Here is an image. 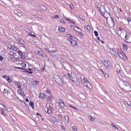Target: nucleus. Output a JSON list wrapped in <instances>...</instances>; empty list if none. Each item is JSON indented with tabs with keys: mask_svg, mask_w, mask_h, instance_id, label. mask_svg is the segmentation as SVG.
Wrapping results in <instances>:
<instances>
[{
	"mask_svg": "<svg viewBox=\"0 0 131 131\" xmlns=\"http://www.w3.org/2000/svg\"><path fill=\"white\" fill-rule=\"evenodd\" d=\"M54 80L56 82L59 84H63L64 82L63 80L58 76L56 75L54 77Z\"/></svg>",
	"mask_w": 131,
	"mask_h": 131,
	"instance_id": "1",
	"label": "nucleus"
},
{
	"mask_svg": "<svg viewBox=\"0 0 131 131\" xmlns=\"http://www.w3.org/2000/svg\"><path fill=\"white\" fill-rule=\"evenodd\" d=\"M101 15L103 16L105 18H106V19H107V18L109 17L110 15V14L106 10L103 12L102 13Z\"/></svg>",
	"mask_w": 131,
	"mask_h": 131,
	"instance_id": "2",
	"label": "nucleus"
},
{
	"mask_svg": "<svg viewBox=\"0 0 131 131\" xmlns=\"http://www.w3.org/2000/svg\"><path fill=\"white\" fill-rule=\"evenodd\" d=\"M76 39H77V38L76 37H74L73 39H68V40L70 41V43L73 46H74L77 44V43L75 41Z\"/></svg>",
	"mask_w": 131,
	"mask_h": 131,
	"instance_id": "3",
	"label": "nucleus"
},
{
	"mask_svg": "<svg viewBox=\"0 0 131 131\" xmlns=\"http://www.w3.org/2000/svg\"><path fill=\"white\" fill-rule=\"evenodd\" d=\"M36 53L37 54L41 56L43 58H44L47 56L46 54L43 52L42 51H38Z\"/></svg>",
	"mask_w": 131,
	"mask_h": 131,
	"instance_id": "4",
	"label": "nucleus"
},
{
	"mask_svg": "<svg viewBox=\"0 0 131 131\" xmlns=\"http://www.w3.org/2000/svg\"><path fill=\"white\" fill-rule=\"evenodd\" d=\"M50 108L49 109H46V110H47V112L45 110V112H46L49 115L51 114L52 113V110H51V109H52V108L51 107H50V105H49Z\"/></svg>",
	"mask_w": 131,
	"mask_h": 131,
	"instance_id": "5",
	"label": "nucleus"
},
{
	"mask_svg": "<svg viewBox=\"0 0 131 131\" xmlns=\"http://www.w3.org/2000/svg\"><path fill=\"white\" fill-rule=\"evenodd\" d=\"M122 82L123 84V85L125 86H128L129 87L130 86V85L127 82L124 80H122Z\"/></svg>",
	"mask_w": 131,
	"mask_h": 131,
	"instance_id": "6",
	"label": "nucleus"
},
{
	"mask_svg": "<svg viewBox=\"0 0 131 131\" xmlns=\"http://www.w3.org/2000/svg\"><path fill=\"white\" fill-rule=\"evenodd\" d=\"M45 94L42 93H40L39 94V97L40 98L41 100L44 99L45 97Z\"/></svg>",
	"mask_w": 131,
	"mask_h": 131,
	"instance_id": "7",
	"label": "nucleus"
},
{
	"mask_svg": "<svg viewBox=\"0 0 131 131\" xmlns=\"http://www.w3.org/2000/svg\"><path fill=\"white\" fill-rule=\"evenodd\" d=\"M48 97L49 99V100L50 101H51L54 99V96L51 93L49 94V95L48 96Z\"/></svg>",
	"mask_w": 131,
	"mask_h": 131,
	"instance_id": "8",
	"label": "nucleus"
},
{
	"mask_svg": "<svg viewBox=\"0 0 131 131\" xmlns=\"http://www.w3.org/2000/svg\"><path fill=\"white\" fill-rule=\"evenodd\" d=\"M27 54L28 53L27 52H23V53L21 56V58L22 59H25L26 57V55H27Z\"/></svg>",
	"mask_w": 131,
	"mask_h": 131,
	"instance_id": "9",
	"label": "nucleus"
},
{
	"mask_svg": "<svg viewBox=\"0 0 131 131\" xmlns=\"http://www.w3.org/2000/svg\"><path fill=\"white\" fill-rule=\"evenodd\" d=\"M10 49L12 50L17 51V50H18V49L16 47H15L13 45H11V47L10 48Z\"/></svg>",
	"mask_w": 131,
	"mask_h": 131,
	"instance_id": "10",
	"label": "nucleus"
},
{
	"mask_svg": "<svg viewBox=\"0 0 131 131\" xmlns=\"http://www.w3.org/2000/svg\"><path fill=\"white\" fill-rule=\"evenodd\" d=\"M110 61L108 60H104L103 62V63L104 64L105 66L106 67L107 66V65L108 64L110 63Z\"/></svg>",
	"mask_w": 131,
	"mask_h": 131,
	"instance_id": "11",
	"label": "nucleus"
},
{
	"mask_svg": "<svg viewBox=\"0 0 131 131\" xmlns=\"http://www.w3.org/2000/svg\"><path fill=\"white\" fill-rule=\"evenodd\" d=\"M59 31L61 32L65 31V28L62 27H59L58 28Z\"/></svg>",
	"mask_w": 131,
	"mask_h": 131,
	"instance_id": "12",
	"label": "nucleus"
},
{
	"mask_svg": "<svg viewBox=\"0 0 131 131\" xmlns=\"http://www.w3.org/2000/svg\"><path fill=\"white\" fill-rule=\"evenodd\" d=\"M85 28L86 30H88V31H90L91 29V27L89 25H87L86 26H85Z\"/></svg>",
	"mask_w": 131,
	"mask_h": 131,
	"instance_id": "13",
	"label": "nucleus"
},
{
	"mask_svg": "<svg viewBox=\"0 0 131 131\" xmlns=\"http://www.w3.org/2000/svg\"><path fill=\"white\" fill-rule=\"evenodd\" d=\"M66 36L68 38H69L68 39H73L74 38V37H73L70 34H67Z\"/></svg>",
	"mask_w": 131,
	"mask_h": 131,
	"instance_id": "14",
	"label": "nucleus"
},
{
	"mask_svg": "<svg viewBox=\"0 0 131 131\" xmlns=\"http://www.w3.org/2000/svg\"><path fill=\"white\" fill-rule=\"evenodd\" d=\"M18 92L21 94L23 96H25V94L24 93V91L22 90V89L19 90H18Z\"/></svg>",
	"mask_w": 131,
	"mask_h": 131,
	"instance_id": "15",
	"label": "nucleus"
},
{
	"mask_svg": "<svg viewBox=\"0 0 131 131\" xmlns=\"http://www.w3.org/2000/svg\"><path fill=\"white\" fill-rule=\"evenodd\" d=\"M52 122L53 123H54L58 122V121L56 117H53L52 118Z\"/></svg>",
	"mask_w": 131,
	"mask_h": 131,
	"instance_id": "16",
	"label": "nucleus"
},
{
	"mask_svg": "<svg viewBox=\"0 0 131 131\" xmlns=\"http://www.w3.org/2000/svg\"><path fill=\"white\" fill-rule=\"evenodd\" d=\"M39 82L38 81H36L34 80L33 81H31V83L33 85H36L37 83H38Z\"/></svg>",
	"mask_w": 131,
	"mask_h": 131,
	"instance_id": "17",
	"label": "nucleus"
},
{
	"mask_svg": "<svg viewBox=\"0 0 131 131\" xmlns=\"http://www.w3.org/2000/svg\"><path fill=\"white\" fill-rule=\"evenodd\" d=\"M106 67L107 68L109 69H112V63L110 62V63L108 64L107 65V66Z\"/></svg>",
	"mask_w": 131,
	"mask_h": 131,
	"instance_id": "18",
	"label": "nucleus"
},
{
	"mask_svg": "<svg viewBox=\"0 0 131 131\" xmlns=\"http://www.w3.org/2000/svg\"><path fill=\"white\" fill-rule=\"evenodd\" d=\"M64 118L65 121H66V122L69 123V117L67 115H66L64 116Z\"/></svg>",
	"mask_w": 131,
	"mask_h": 131,
	"instance_id": "19",
	"label": "nucleus"
},
{
	"mask_svg": "<svg viewBox=\"0 0 131 131\" xmlns=\"http://www.w3.org/2000/svg\"><path fill=\"white\" fill-rule=\"evenodd\" d=\"M122 46L124 49L125 50H127L128 47V46L127 45H126L125 44H123Z\"/></svg>",
	"mask_w": 131,
	"mask_h": 131,
	"instance_id": "20",
	"label": "nucleus"
},
{
	"mask_svg": "<svg viewBox=\"0 0 131 131\" xmlns=\"http://www.w3.org/2000/svg\"><path fill=\"white\" fill-rule=\"evenodd\" d=\"M66 19L67 21L73 24H75V23L74 21H72L71 19L69 18H68L67 17H66L65 19Z\"/></svg>",
	"mask_w": 131,
	"mask_h": 131,
	"instance_id": "21",
	"label": "nucleus"
},
{
	"mask_svg": "<svg viewBox=\"0 0 131 131\" xmlns=\"http://www.w3.org/2000/svg\"><path fill=\"white\" fill-rule=\"evenodd\" d=\"M57 51V50H48V53H55Z\"/></svg>",
	"mask_w": 131,
	"mask_h": 131,
	"instance_id": "22",
	"label": "nucleus"
},
{
	"mask_svg": "<svg viewBox=\"0 0 131 131\" xmlns=\"http://www.w3.org/2000/svg\"><path fill=\"white\" fill-rule=\"evenodd\" d=\"M74 27V30H75L79 32H80L79 31V30H81L79 28H78L77 26Z\"/></svg>",
	"mask_w": 131,
	"mask_h": 131,
	"instance_id": "23",
	"label": "nucleus"
},
{
	"mask_svg": "<svg viewBox=\"0 0 131 131\" xmlns=\"http://www.w3.org/2000/svg\"><path fill=\"white\" fill-rule=\"evenodd\" d=\"M6 80L7 81V82L9 83H10L12 82V80L10 78L9 76H8V78Z\"/></svg>",
	"mask_w": 131,
	"mask_h": 131,
	"instance_id": "24",
	"label": "nucleus"
},
{
	"mask_svg": "<svg viewBox=\"0 0 131 131\" xmlns=\"http://www.w3.org/2000/svg\"><path fill=\"white\" fill-rule=\"evenodd\" d=\"M117 51L118 53L119 56H120V54H121V50L119 49H117Z\"/></svg>",
	"mask_w": 131,
	"mask_h": 131,
	"instance_id": "25",
	"label": "nucleus"
},
{
	"mask_svg": "<svg viewBox=\"0 0 131 131\" xmlns=\"http://www.w3.org/2000/svg\"><path fill=\"white\" fill-rule=\"evenodd\" d=\"M102 72L103 73V74L104 76L106 78H107L108 77V75L105 72H104L103 71H102Z\"/></svg>",
	"mask_w": 131,
	"mask_h": 131,
	"instance_id": "26",
	"label": "nucleus"
},
{
	"mask_svg": "<svg viewBox=\"0 0 131 131\" xmlns=\"http://www.w3.org/2000/svg\"><path fill=\"white\" fill-rule=\"evenodd\" d=\"M62 124V125H60V126L61 127V128H62V130H66V128H65L64 126L63 125V124H62V123H61L60 124Z\"/></svg>",
	"mask_w": 131,
	"mask_h": 131,
	"instance_id": "27",
	"label": "nucleus"
},
{
	"mask_svg": "<svg viewBox=\"0 0 131 131\" xmlns=\"http://www.w3.org/2000/svg\"><path fill=\"white\" fill-rule=\"evenodd\" d=\"M72 130L74 131H77V128L75 126H73L72 127Z\"/></svg>",
	"mask_w": 131,
	"mask_h": 131,
	"instance_id": "28",
	"label": "nucleus"
},
{
	"mask_svg": "<svg viewBox=\"0 0 131 131\" xmlns=\"http://www.w3.org/2000/svg\"><path fill=\"white\" fill-rule=\"evenodd\" d=\"M17 52L18 53L19 55L20 56V57L21 56V55L22 54V53H23V52H22L21 51L19 50H17Z\"/></svg>",
	"mask_w": 131,
	"mask_h": 131,
	"instance_id": "29",
	"label": "nucleus"
},
{
	"mask_svg": "<svg viewBox=\"0 0 131 131\" xmlns=\"http://www.w3.org/2000/svg\"><path fill=\"white\" fill-rule=\"evenodd\" d=\"M60 105L61 106V107L62 108H64V103L63 102H62L61 103H60Z\"/></svg>",
	"mask_w": 131,
	"mask_h": 131,
	"instance_id": "30",
	"label": "nucleus"
},
{
	"mask_svg": "<svg viewBox=\"0 0 131 131\" xmlns=\"http://www.w3.org/2000/svg\"><path fill=\"white\" fill-rule=\"evenodd\" d=\"M89 119L90 120L92 121H94L95 119V118L92 117L91 116H90L89 117Z\"/></svg>",
	"mask_w": 131,
	"mask_h": 131,
	"instance_id": "31",
	"label": "nucleus"
},
{
	"mask_svg": "<svg viewBox=\"0 0 131 131\" xmlns=\"http://www.w3.org/2000/svg\"><path fill=\"white\" fill-rule=\"evenodd\" d=\"M57 116L58 118L60 119H61L62 118L61 114V113L59 114H58L57 115Z\"/></svg>",
	"mask_w": 131,
	"mask_h": 131,
	"instance_id": "32",
	"label": "nucleus"
},
{
	"mask_svg": "<svg viewBox=\"0 0 131 131\" xmlns=\"http://www.w3.org/2000/svg\"><path fill=\"white\" fill-rule=\"evenodd\" d=\"M42 7H41V9L43 10H46L47 9V7L45 6L42 5Z\"/></svg>",
	"mask_w": 131,
	"mask_h": 131,
	"instance_id": "33",
	"label": "nucleus"
},
{
	"mask_svg": "<svg viewBox=\"0 0 131 131\" xmlns=\"http://www.w3.org/2000/svg\"><path fill=\"white\" fill-rule=\"evenodd\" d=\"M21 64L23 67H25L26 66V64L25 62H22Z\"/></svg>",
	"mask_w": 131,
	"mask_h": 131,
	"instance_id": "34",
	"label": "nucleus"
},
{
	"mask_svg": "<svg viewBox=\"0 0 131 131\" xmlns=\"http://www.w3.org/2000/svg\"><path fill=\"white\" fill-rule=\"evenodd\" d=\"M94 34L95 36L96 37H97V36L99 35L97 32L96 30H95L94 31Z\"/></svg>",
	"mask_w": 131,
	"mask_h": 131,
	"instance_id": "35",
	"label": "nucleus"
},
{
	"mask_svg": "<svg viewBox=\"0 0 131 131\" xmlns=\"http://www.w3.org/2000/svg\"><path fill=\"white\" fill-rule=\"evenodd\" d=\"M19 40L20 42L23 44H24L25 43L24 41L21 39H20Z\"/></svg>",
	"mask_w": 131,
	"mask_h": 131,
	"instance_id": "36",
	"label": "nucleus"
},
{
	"mask_svg": "<svg viewBox=\"0 0 131 131\" xmlns=\"http://www.w3.org/2000/svg\"><path fill=\"white\" fill-rule=\"evenodd\" d=\"M46 91L48 93H49V94L51 93V91L48 89H47Z\"/></svg>",
	"mask_w": 131,
	"mask_h": 131,
	"instance_id": "37",
	"label": "nucleus"
},
{
	"mask_svg": "<svg viewBox=\"0 0 131 131\" xmlns=\"http://www.w3.org/2000/svg\"><path fill=\"white\" fill-rule=\"evenodd\" d=\"M12 58H14V59H16L17 60L18 59H19V58L18 56H14Z\"/></svg>",
	"mask_w": 131,
	"mask_h": 131,
	"instance_id": "38",
	"label": "nucleus"
},
{
	"mask_svg": "<svg viewBox=\"0 0 131 131\" xmlns=\"http://www.w3.org/2000/svg\"><path fill=\"white\" fill-rule=\"evenodd\" d=\"M29 104L31 106H34V103L30 101L29 103Z\"/></svg>",
	"mask_w": 131,
	"mask_h": 131,
	"instance_id": "39",
	"label": "nucleus"
},
{
	"mask_svg": "<svg viewBox=\"0 0 131 131\" xmlns=\"http://www.w3.org/2000/svg\"><path fill=\"white\" fill-rule=\"evenodd\" d=\"M112 126L115 129H118L117 128V127L116 126L114 125V124H111Z\"/></svg>",
	"mask_w": 131,
	"mask_h": 131,
	"instance_id": "40",
	"label": "nucleus"
},
{
	"mask_svg": "<svg viewBox=\"0 0 131 131\" xmlns=\"http://www.w3.org/2000/svg\"><path fill=\"white\" fill-rule=\"evenodd\" d=\"M9 54L12 56L14 55V52L12 51H9Z\"/></svg>",
	"mask_w": 131,
	"mask_h": 131,
	"instance_id": "41",
	"label": "nucleus"
},
{
	"mask_svg": "<svg viewBox=\"0 0 131 131\" xmlns=\"http://www.w3.org/2000/svg\"><path fill=\"white\" fill-rule=\"evenodd\" d=\"M15 83L16 85H17V86H18L20 84V83L18 82L15 81Z\"/></svg>",
	"mask_w": 131,
	"mask_h": 131,
	"instance_id": "42",
	"label": "nucleus"
},
{
	"mask_svg": "<svg viewBox=\"0 0 131 131\" xmlns=\"http://www.w3.org/2000/svg\"><path fill=\"white\" fill-rule=\"evenodd\" d=\"M8 76L7 75H4L3 76L2 78L7 80V79L8 78Z\"/></svg>",
	"mask_w": 131,
	"mask_h": 131,
	"instance_id": "43",
	"label": "nucleus"
},
{
	"mask_svg": "<svg viewBox=\"0 0 131 131\" xmlns=\"http://www.w3.org/2000/svg\"><path fill=\"white\" fill-rule=\"evenodd\" d=\"M97 8L99 10L100 13L101 14L102 13V12L101 10V9H100V8H99V7H97Z\"/></svg>",
	"mask_w": 131,
	"mask_h": 131,
	"instance_id": "44",
	"label": "nucleus"
},
{
	"mask_svg": "<svg viewBox=\"0 0 131 131\" xmlns=\"http://www.w3.org/2000/svg\"><path fill=\"white\" fill-rule=\"evenodd\" d=\"M111 23L113 24V26L114 25L115 23L113 19H112L111 20Z\"/></svg>",
	"mask_w": 131,
	"mask_h": 131,
	"instance_id": "45",
	"label": "nucleus"
},
{
	"mask_svg": "<svg viewBox=\"0 0 131 131\" xmlns=\"http://www.w3.org/2000/svg\"><path fill=\"white\" fill-rule=\"evenodd\" d=\"M87 81H87V79L86 78H84L83 82L85 83L86 82H87Z\"/></svg>",
	"mask_w": 131,
	"mask_h": 131,
	"instance_id": "46",
	"label": "nucleus"
},
{
	"mask_svg": "<svg viewBox=\"0 0 131 131\" xmlns=\"http://www.w3.org/2000/svg\"><path fill=\"white\" fill-rule=\"evenodd\" d=\"M4 59L3 57L1 56H0V61H2Z\"/></svg>",
	"mask_w": 131,
	"mask_h": 131,
	"instance_id": "47",
	"label": "nucleus"
},
{
	"mask_svg": "<svg viewBox=\"0 0 131 131\" xmlns=\"http://www.w3.org/2000/svg\"><path fill=\"white\" fill-rule=\"evenodd\" d=\"M112 54L114 55H115L116 54V53L115 51L114 50L112 52Z\"/></svg>",
	"mask_w": 131,
	"mask_h": 131,
	"instance_id": "48",
	"label": "nucleus"
},
{
	"mask_svg": "<svg viewBox=\"0 0 131 131\" xmlns=\"http://www.w3.org/2000/svg\"><path fill=\"white\" fill-rule=\"evenodd\" d=\"M115 49H113L112 48H109V50H110L112 52Z\"/></svg>",
	"mask_w": 131,
	"mask_h": 131,
	"instance_id": "49",
	"label": "nucleus"
},
{
	"mask_svg": "<svg viewBox=\"0 0 131 131\" xmlns=\"http://www.w3.org/2000/svg\"><path fill=\"white\" fill-rule=\"evenodd\" d=\"M70 7L71 9H73L74 7L72 5H70Z\"/></svg>",
	"mask_w": 131,
	"mask_h": 131,
	"instance_id": "50",
	"label": "nucleus"
},
{
	"mask_svg": "<svg viewBox=\"0 0 131 131\" xmlns=\"http://www.w3.org/2000/svg\"><path fill=\"white\" fill-rule=\"evenodd\" d=\"M131 18H130L128 17L127 18V20L129 22H130V21H131Z\"/></svg>",
	"mask_w": 131,
	"mask_h": 131,
	"instance_id": "51",
	"label": "nucleus"
},
{
	"mask_svg": "<svg viewBox=\"0 0 131 131\" xmlns=\"http://www.w3.org/2000/svg\"><path fill=\"white\" fill-rule=\"evenodd\" d=\"M55 18H59V16L58 15H55Z\"/></svg>",
	"mask_w": 131,
	"mask_h": 131,
	"instance_id": "52",
	"label": "nucleus"
},
{
	"mask_svg": "<svg viewBox=\"0 0 131 131\" xmlns=\"http://www.w3.org/2000/svg\"><path fill=\"white\" fill-rule=\"evenodd\" d=\"M62 102H63V100L62 99H60L59 100V104L60 103H62Z\"/></svg>",
	"mask_w": 131,
	"mask_h": 131,
	"instance_id": "53",
	"label": "nucleus"
},
{
	"mask_svg": "<svg viewBox=\"0 0 131 131\" xmlns=\"http://www.w3.org/2000/svg\"><path fill=\"white\" fill-rule=\"evenodd\" d=\"M60 22L61 23H63L64 24H65V23L64 21L63 20H61L60 21Z\"/></svg>",
	"mask_w": 131,
	"mask_h": 131,
	"instance_id": "54",
	"label": "nucleus"
},
{
	"mask_svg": "<svg viewBox=\"0 0 131 131\" xmlns=\"http://www.w3.org/2000/svg\"><path fill=\"white\" fill-rule=\"evenodd\" d=\"M45 67L44 66L43 67H42L41 69V71H44L45 70Z\"/></svg>",
	"mask_w": 131,
	"mask_h": 131,
	"instance_id": "55",
	"label": "nucleus"
},
{
	"mask_svg": "<svg viewBox=\"0 0 131 131\" xmlns=\"http://www.w3.org/2000/svg\"><path fill=\"white\" fill-rule=\"evenodd\" d=\"M17 68L18 69H20V70H23V68H21V67H17Z\"/></svg>",
	"mask_w": 131,
	"mask_h": 131,
	"instance_id": "56",
	"label": "nucleus"
},
{
	"mask_svg": "<svg viewBox=\"0 0 131 131\" xmlns=\"http://www.w3.org/2000/svg\"><path fill=\"white\" fill-rule=\"evenodd\" d=\"M3 115L4 116H5L6 115V114L4 113V112L3 111H2V113L1 114Z\"/></svg>",
	"mask_w": 131,
	"mask_h": 131,
	"instance_id": "57",
	"label": "nucleus"
},
{
	"mask_svg": "<svg viewBox=\"0 0 131 131\" xmlns=\"http://www.w3.org/2000/svg\"><path fill=\"white\" fill-rule=\"evenodd\" d=\"M26 72L30 74H31L33 73V72L32 71H27Z\"/></svg>",
	"mask_w": 131,
	"mask_h": 131,
	"instance_id": "58",
	"label": "nucleus"
},
{
	"mask_svg": "<svg viewBox=\"0 0 131 131\" xmlns=\"http://www.w3.org/2000/svg\"><path fill=\"white\" fill-rule=\"evenodd\" d=\"M25 101L27 102H29V100L27 98H26L25 99Z\"/></svg>",
	"mask_w": 131,
	"mask_h": 131,
	"instance_id": "59",
	"label": "nucleus"
},
{
	"mask_svg": "<svg viewBox=\"0 0 131 131\" xmlns=\"http://www.w3.org/2000/svg\"><path fill=\"white\" fill-rule=\"evenodd\" d=\"M78 80L80 82H81L82 81V80L81 78H78Z\"/></svg>",
	"mask_w": 131,
	"mask_h": 131,
	"instance_id": "60",
	"label": "nucleus"
},
{
	"mask_svg": "<svg viewBox=\"0 0 131 131\" xmlns=\"http://www.w3.org/2000/svg\"><path fill=\"white\" fill-rule=\"evenodd\" d=\"M5 90H6V89H4V91H5L4 92L5 93H8V90H7L6 91H5Z\"/></svg>",
	"mask_w": 131,
	"mask_h": 131,
	"instance_id": "61",
	"label": "nucleus"
},
{
	"mask_svg": "<svg viewBox=\"0 0 131 131\" xmlns=\"http://www.w3.org/2000/svg\"><path fill=\"white\" fill-rule=\"evenodd\" d=\"M18 88L19 89H21V86L20 85V84L18 86Z\"/></svg>",
	"mask_w": 131,
	"mask_h": 131,
	"instance_id": "62",
	"label": "nucleus"
},
{
	"mask_svg": "<svg viewBox=\"0 0 131 131\" xmlns=\"http://www.w3.org/2000/svg\"><path fill=\"white\" fill-rule=\"evenodd\" d=\"M69 106L72 108H74L75 109H76L75 108L73 107V106H71V105H69Z\"/></svg>",
	"mask_w": 131,
	"mask_h": 131,
	"instance_id": "63",
	"label": "nucleus"
},
{
	"mask_svg": "<svg viewBox=\"0 0 131 131\" xmlns=\"http://www.w3.org/2000/svg\"><path fill=\"white\" fill-rule=\"evenodd\" d=\"M127 34L125 36V39L126 40H127Z\"/></svg>",
	"mask_w": 131,
	"mask_h": 131,
	"instance_id": "64",
	"label": "nucleus"
}]
</instances>
